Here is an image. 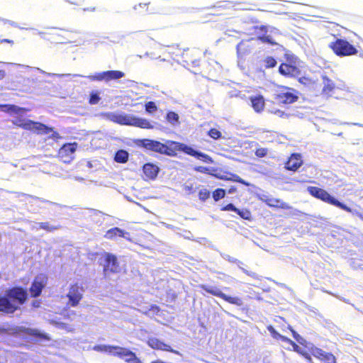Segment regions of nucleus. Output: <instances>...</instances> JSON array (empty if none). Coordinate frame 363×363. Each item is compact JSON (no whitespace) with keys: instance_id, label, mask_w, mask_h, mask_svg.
<instances>
[{"instance_id":"nucleus-26","label":"nucleus","mask_w":363,"mask_h":363,"mask_svg":"<svg viewBox=\"0 0 363 363\" xmlns=\"http://www.w3.org/2000/svg\"><path fill=\"white\" fill-rule=\"evenodd\" d=\"M263 201L271 208H281V209H289L291 207L288 203L284 202L279 199L267 198Z\"/></svg>"},{"instance_id":"nucleus-17","label":"nucleus","mask_w":363,"mask_h":363,"mask_svg":"<svg viewBox=\"0 0 363 363\" xmlns=\"http://www.w3.org/2000/svg\"><path fill=\"white\" fill-rule=\"evenodd\" d=\"M121 359H123L126 363H143L136 354L128 348L118 347L116 356Z\"/></svg>"},{"instance_id":"nucleus-38","label":"nucleus","mask_w":363,"mask_h":363,"mask_svg":"<svg viewBox=\"0 0 363 363\" xmlns=\"http://www.w3.org/2000/svg\"><path fill=\"white\" fill-rule=\"evenodd\" d=\"M235 213L245 220H250L251 219V212L248 209L240 210L239 208H237V211H235Z\"/></svg>"},{"instance_id":"nucleus-13","label":"nucleus","mask_w":363,"mask_h":363,"mask_svg":"<svg viewBox=\"0 0 363 363\" xmlns=\"http://www.w3.org/2000/svg\"><path fill=\"white\" fill-rule=\"evenodd\" d=\"M83 291L82 286L79 284L74 283L71 284L69 288V292L67 294V297L69 298L68 304L72 307L78 306L83 298Z\"/></svg>"},{"instance_id":"nucleus-36","label":"nucleus","mask_w":363,"mask_h":363,"mask_svg":"<svg viewBox=\"0 0 363 363\" xmlns=\"http://www.w3.org/2000/svg\"><path fill=\"white\" fill-rule=\"evenodd\" d=\"M213 198L214 201H218L220 199H223L225 196V191L223 189H216L212 193Z\"/></svg>"},{"instance_id":"nucleus-7","label":"nucleus","mask_w":363,"mask_h":363,"mask_svg":"<svg viewBox=\"0 0 363 363\" xmlns=\"http://www.w3.org/2000/svg\"><path fill=\"white\" fill-rule=\"evenodd\" d=\"M298 96L293 92V90L286 86H282L274 94V101L272 104L288 105L294 103L298 100Z\"/></svg>"},{"instance_id":"nucleus-28","label":"nucleus","mask_w":363,"mask_h":363,"mask_svg":"<svg viewBox=\"0 0 363 363\" xmlns=\"http://www.w3.org/2000/svg\"><path fill=\"white\" fill-rule=\"evenodd\" d=\"M118 347L116 345H97L94 347V350L97 352H106L116 357Z\"/></svg>"},{"instance_id":"nucleus-29","label":"nucleus","mask_w":363,"mask_h":363,"mask_svg":"<svg viewBox=\"0 0 363 363\" xmlns=\"http://www.w3.org/2000/svg\"><path fill=\"white\" fill-rule=\"evenodd\" d=\"M323 80L324 86L322 89V94L325 95L326 96H329L335 89V84L331 79H330L326 76L323 77Z\"/></svg>"},{"instance_id":"nucleus-22","label":"nucleus","mask_w":363,"mask_h":363,"mask_svg":"<svg viewBox=\"0 0 363 363\" xmlns=\"http://www.w3.org/2000/svg\"><path fill=\"white\" fill-rule=\"evenodd\" d=\"M160 172V168L152 163H145L143 167V178L145 180H154Z\"/></svg>"},{"instance_id":"nucleus-3","label":"nucleus","mask_w":363,"mask_h":363,"mask_svg":"<svg viewBox=\"0 0 363 363\" xmlns=\"http://www.w3.org/2000/svg\"><path fill=\"white\" fill-rule=\"evenodd\" d=\"M307 191L308 194L313 197L319 199L326 203L335 206L343 211H345L348 213H354L357 215L361 220H363V215L359 212H353L352 209L345 205V203L339 201L335 197L331 196L327 191L325 189L318 187L310 186L307 187Z\"/></svg>"},{"instance_id":"nucleus-6","label":"nucleus","mask_w":363,"mask_h":363,"mask_svg":"<svg viewBox=\"0 0 363 363\" xmlns=\"http://www.w3.org/2000/svg\"><path fill=\"white\" fill-rule=\"evenodd\" d=\"M328 48L338 57L352 56L357 54V48L345 39L336 38L328 44Z\"/></svg>"},{"instance_id":"nucleus-37","label":"nucleus","mask_w":363,"mask_h":363,"mask_svg":"<svg viewBox=\"0 0 363 363\" xmlns=\"http://www.w3.org/2000/svg\"><path fill=\"white\" fill-rule=\"evenodd\" d=\"M166 119L172 124H174L179 121V115L174 111H169L167 113Z\"/></svg>"},{"instance_id":"nucleus-8","label":"nucleus","mask_w":363,"mask_h":363,"mask_svg":"<svg viewBox=\"0 0 363 363\" xmlns=\"http://www.w3.org/2000/svg\"><path fill=\"white\" fill-rule=\"evenodd\" d=\"M200 53L195 49L186 48L181 55L182 62L189 69H196L200 66Z\"/></svg>"},{"instance_id":"nucleus-10","label":"nucleus","mask_w":363,"mask_h":363,"mask_svg":"<svg viewBox=\"0 0 363 363\" xmlns=\"http://www.w3.org/2000/svg\"><path fill=\"white\" fill-rule=\"evenodd\" d=\"M78 147L76 142L64 144L57 152L58 159L64 163H69L74 158V152Z\"/></svg>"},{"instance_id":"nucleus-19","label":"nucleus","mask_w":363,"mask_h":363,"mask_svg":"<svg viewBox=\"0 0 363 363\" xmlns=\"http://www.w3.org/2000/svg\"><path fill=\"white\" fill-rule=\"evenodd\" d=\"M147 345L150 347L154 350L170 352L176 354H179L178 351L173 350L169 345L163 342L156 337H150L147 340Z\"/></svg>"},{"instance_id":"nucleus-51","label":"nucleus","mask_w":363,"mask_h":363,"mask_svg":"<svg viewBox=\"0 0 363 363\" xmlns=\"http://www.w3.org/2000/svg\"><path fill=\"white\" fill-rule=\"evenodd\" d=\"M5 76V72L4 70H0V80L2 79Z\"/></svg>"},{"instance_id":"nucleus-15","label":"nucleus","mask_w":363,"mask_h":363,"mask_svg":"<svg viewBox=\"0 0 363 363\" xmlns=\"http://www.w3.org/2000/svg\"><path fill=\"white\" fill-rule=\"evenodd\" d=\"M28 127L29 128H28L27 130L32 131L38 135H45L53 132V133L52 134V138L59 137V133L56 131H53L52 128L48 127L46 125L40 122L30 120Z\"/></svg>"},{"instance_id":"nucleus-39","label":"nucleus","mask_w":363,"mask_h":363,"mask_svg":"<svg viewBox=\"0 0 363 363\" xmlns=\"http://www.w3.org/2000/svg\"><path fill=\"white\" fill-rule=\"evenodd\" d=\"M208 135L213 140H218L222 137V133L219 130L213 128L208 131Z\"/></svg>"},{"instance_id":"nucleus-47","label":"nucleus","mask_w":363,"mask_h":363,"mask_svg":"<svg viewBox=\"0 0 363 363\" xmlns=\"http://www.w3.org/2000/svg\"><path fill=\"white\" fill-rule=\"evenodd\" d=\"M220 210L223 211H231L235 212V211H237V208L233 203H228L225 206H222Z\"/></svg>"},{"instance_id":"nucleus-44","label":"nucleus","mask_w":363,"mask_h":363,"mask_svg":"<svg viewBox=\"0 0 363 363\" xmlns=\"http://www.w3.org/2000/svg\"><path fill=\"white\" fill-rule=\"evenodd\" d=\"M150 311H152L153 315H157L161 311V308L160 306L152 304L150 306L148 311L144 312V314L148 315Z\"/></svg>"},{"instance_id":"nucleus-30","label":"nucleus","mask_w":363,"mask_h":363,"mask_svg":"<svg viewBox=\"0 0 363 363\" xmlns=\"http://www.w3.org/2000/svg\"><path fill=\"white\" fill-rule=\"evenodd\" d=\"M220 179L225 180V181H232L234 182H238V183L244 184L247 186H250V184L248 182H245L238 174H233V173H227L226 175L220 177Z\"/></svg>"},{"instance_id":"nucleus-25","label":"nucleus","mask_w":363,"mask_h":363,"mask_svg":"<svg viewBox=\"0 0 363 363\" xmlns=\"http://www.w3.org/2000/svg\"><path fill=\"white\" fill-rule=\"evenodd\" d=\"M44 287L45 284L43 281L40 280L38 277L35 278L29 289L31 297H38L41 294Z\"/></svg>"},{"instance_id":"nucleus-48","label":"nucleus","mask_w":363,"mask_h":363,"mask_svg":"<svg viewBox=\"0 0 363 363\" xmlns=\"http://www.w3.org/2000/svg\"><path fill=\"white\" fill-rule=\"evenodd\" d=\"M300 354L303 356L308 362H312V358L311 356L312 354L310 353L309 351L308 352L303 350Z\"/></svg>"},{"instance_id":"nucleus-12","label":"nucleus","mask_w":363,"mask_h":363,"mask_svg":"<svg viewBox=\"0 0 363 363\" xmlns=\"http://www.w3.org/2000/svg\"><path fill=\"white\" fill-rule=\"evenodd\" d=\"M308 350L322 363H337L336 357L333 353L325 352L312 344H310V346L308 347Z\"/></svg>"},{"instance_id":"nucleus-33","label":"nucleus","mask_w":363,"mask_h":363,"mask_svg":"<svg viewBox=\"0 0 363 363\" xmlns=\"http://www.w3.org/2000/svg\"><path fill=\"white\" fill-rule=\"evenodd\" d=\"M298 82L308 88L314 89L316 86L315 82L308 77H301L298 79Z\"/></svg>"},{"instance_id":"nucleus-16","label":"nucleus","mask_w":363,"mask_h":363,"mask_svg":"<svg viewBox=\"0 0 363 363\" xmlns=\"http://www.w3.org/2000/svg\"><path fill=\"white\" fill-rule=\"evenodd\" d=\"M182 152L188 155L194 157L197 159L201 160L203 162L206 163H211L213 162L212 158L207 154L198 152L194 150L191 147L181 143L180 150L179 152Z\"/></svg>"},{"instance_id":"nucleus-9","label":"nucleus","mask_w":363,"mask_h":363,"mask_svg":"<svg viewBox=\"0 0 363 363\" xmlns=\"http://www.w3.org/2000/svg\"><path fill=\"white\" fill-rule=\"evenodd\" d=\"M199 288L213 296L222 298L230 304L238 306H241L243 304L242 300L240 298L228 296L216 287H211L206 284H201L199 286Z\"/></svg>"},{"instance_id":"nucleus-11","label":"nucleus","mask_w":363,"mask_h":363,"mask_svg":"<svg viewBox=\"0 0 363 363\" xmlns=\"http://www.w3.org/2000/svg\"><path fill=\"white\" fill-rule=\"evenodd\" d=\"M104 257L105 262L103 271L105 275L109 273L118 274L121 272V269L119 265L118 258L115 255L109 252H104Z\"/></svg>"},{"instance_id":"nucleus-4","label":"nucleus","mask_w":363,"mask_h":363,"mask_svg":"<svg viewBox=\"0 0 363 363\" xmlns=\"http://www.w3.org/2000/svg\"><path fill=\"white\" fill-rule=\"evenodd\" d=\"M106 116L111 121L121 125L135 126L144 129H150L152 128L151 123L145 118H138L128 114H118L115 113H108Z\"/></svg>"},{"instance_id":"nucleus-5","label":"nucleus","mask_w":363,"mask_h":363,"mask_svg":"<svg viewBox=\"0 0 363 363\" xmlns=\"http://www.w3.org/2000/svg\"><path fill=\"white\" fill-rule=\"evenodd\" d=\"M255 39L264 44L270 45H278L276 38L281 35V33L279 29L275 27H269L264 25L255 26L253 27Z\"/></svg>"},{"instance_id":"nucleus-50","label":"nucleus","mask_w":363,"mask_h":363,"mask_svg":"<svg viewBox=\"0 0 363 363\" xmlns=\"http://www.w3.org/2000/svg\"><path fill=\"white\" fill-rule=\"evenodd\" d=\"M236 190H237L236 187H235V186H232L231 188H230V189H229V190H228V193H229V194L234 193V192H235V191H236Z\"/></svg>"},{"instance_id":"nucleus-32","label":"nucleus","mask_w":363,"mask_h":363,"mask_svg":"<svg viewBox=\"0 0 363 363\" xmlns=\"http://www.w3.org/2000/svg\"><path fill=\"white\" fill-rule=\"evenodd\" d=\"M11 121H12V123L15 126L21 128L24 130H27L28 128H29L28 124H29L30 119L16 118V119L12 120Z\"/></svg>"},{"instance_id":"nucleus-54","label":"nucleus","mask_w":363,"mask_h":363,"mask_svg":"<svg viewBox=\"0 0 363 363\" xmlns=\"http://www.w3.org/2000/svg\"><path fill=\"white\" fill-rule=\"evenodd\" d=\"M39 199L40 201H41L42 202H43V203H48V201H45V200H41V199Z\"/></svg>"},{"instance_id":"nucleus-18","label":"nucleus","mask_w":363,"mask_h":363,"mask_svg":"<svg viewBox=\"0 0 363 363\" xmlns=\"http://www.w3.org/2000/svg\"><path fill=\"white\" fill-rule=\"evenodd\" d=\"M267 330L270 333L273 338L276 340H281L292 346L294 351L298 353L299 354L303 351L300 346H298L295 342L291 339L279 334L272 325L267 326Z\"/></svg>"},{"instance_id":"nucleus-52","label":"nucleus","mask_w":363,"mask_h":363,"mask_svg":"<svg viewBox=\"0 0 363 363\" xmlns=\"http://www.w3.org/2000/svg\"><path fill=\"white\" fill-rule=\"evenodd\" d=\"M149 4H150V3H140V4H139V6L143 7V6H145Z\"/></svg>"},{"instance_id":"nucleus-41","label":"nucleus","mask_w":363,"mask_h":363,"mask_svg":"<svg viewBox=\"0 0 363 363\" xmlns=\"http://www.w3.org/2000/svg\"><path fill=\"white\" fill-rule=\"evenodd\" d=\"M101 98L96 92H91L89 96V103L91 105L97 104Z\"/></svg>"},{"instance_id":"nucleus-35","label":"nucleus","mask_w":363,"mask_h":363,"mask_svg":"<svg viewBox=\"0 0 363 363\" xmlns=\"http://www.w3.org/2000/svg\"><path fill=\"white\" fill-rule=\"evenodd\" d=\"M39 228L43 229L47 232H52L59 228L58 226L52 225L48 222H40L38 223Z\"/></svg>"},{"instance_id":"nucleus-31","label":"nucleus","mask_w":363,"mask_h":363,"mask_svg":"<svg viewBox=\"0 0 363 363\" xmlns=\"http://www.w3.org/2000/svg\"><path fill=\"white\" fill-rule=\"evenodd\" d=\"M114 160L118 163H125L128 160V153L124 150H118L114 156Z\"/></svg>"},{"instance_id":"nucleus-43","label":"nucleus","mask_w":363,"mask_h":363,"mask_svg":"<svg viewBox=\"0 0 363 363\" xmlns=\"http://www.w3.org/2000/svg\"><path fill=\"white\" fill-rule=\"evenodd\" d=\"M157 110V107L155 102L148 101L145 104V111L148 113H152Z\"/></svg>"},{"instance_id":"nucleus-27","label":"nucleus","mask_w":363,"mask_h":363,"mask_svg":"<svg viewBox=\"0 0 363 363\" xmlns=\"http://www.w3.org/2000/svg\"><path fill=\"white\" fill-rule=\"evenodd\" d=\"M0 111L8 113L21 114L26 112L28 109L14 104H0Z\"/></svg>"},{"instance_id":"nucleus-20","label":"nucleus","mask_w":363,"mask_h":363,"mask_svg":"<svg viewBox=\"0 0 363 363\" xmlns=\"http://www.w3.org/2000/svg\"><path fill=\"white\" fill-rule=\"evenodd\" d=\"M303 164L301 156L298 153H293L285 162L284 167L289 171L296 172Z\"/></svg>"},{"instance_id":"nucleus-21","label":"nucleus","mask_w":363,"mask_h":363,"mask_svg":"<svg viewBox=\"0 0 363 363\" xmlns=\"http://www.w3.org/2000/svg\"><path fill=\"white\" fill-rule=\"evenodd\" d=\"M104 237L108 240H116L117 238H123L129 241H131L130 238V233L128 232H125V230L118 228L114 227L106 232Z\"/></svg>"},{"instance_id":"nucleus-23","label":"nucleus","mask_w":363,"mask_h":363,"mask_svg":"<svg viewBox=\"0 0 363 363\" xmlns=\"http://www.w3.org/2000/svg\"><path fill=\"white\" fill-rule=\"evenodd\" d=\"M279 72L286 77H296L299 74V69L293 65L281 63L279 67Z\"/></svg>"},{"instance_id":"nucleus-46","label":"nucleus","mask_w":363,"mask_h":363,"mask_svg":"<svg viewBox=\"0 0 363 363\" xmlns=\"http://www.w3.org/2000/svg\"><path fill=\"white\" fill-rule=\"evenodd\" d=\"M294 337L302 345L307 347V342L301 337L296 332L292 330Z\"/></svg>"},{"instance_id":"nucleus-1","label":"nucleus","mask_w":363,"mask_h":363,"mask_svg":"<svg viewBox=\"0 0 363 363\" xmlns=\"http://www.w3.org/2000/svg\"><path fill=\"white\" fill-rule=\"evenodd\" d=\"M27 300L26 289L21 286L9 288L4 295L0 296V313L13 314L19 309L20 305L24 304Z\"/></svg>"},{"instance_id":"nucleus-49","label":"nucleus","mask_w":363,"mask_h":363,"mask_svg":"<svg viewBox=\"0 0 363 363\" xmlns=\"http://www.w3.org/2000/svg\"><path fill=\"white\" fill-rule=\"evenodd\" d=\"M0 43H10L11 45H13V41L12 40H9V39H1Z\"/></svg>"},{"instance_id":"nucleus-45","label":"nucleus","mask_w":363,"mask_h":363,"mask_svg":"<svg viewBox=\"0 0 363 363\" xmlns=\"http://www.w3.org/2000/svg\"><path fill=\"white\" fill-rule=\"evenodd\" d=\"M267 153H268L267 148H264V147L257 148V149H256V150L255 152V155L257 157H264L267 155Z\"/></svg>"},{"instance_id":"nucleus-40","label":"nucleus","mask_w":363,"mask_h":363,"mask_svg":"<svg viewBox=\"0 0 363 363\" xmlns=\"http://www.w3.org/2000/svg\"><path fill=\"white\" fill-rule=\"evenodd\" d=\"M268 112L272 114H274L279 118H284L285 116H286V114L284 111L278 109L274 106L270 107L268 109Z\"/></svg>"},{"instance_id":"nucleus-42","label":"nucleus","mask_w":363,"mask_h":363,"mask_svg":"<svg viewBox=\"0 0 363 363\" xmlns=\"http://www.w3.org/2000/svg\"><path fill=\"white\" fill-rule=\"evenodd\" d=\"M210 197V191L206 189H201L199 192V198L201 201H205Z\"/></svg>"},{"instance_id":"nucleus-14","label":"nucleus","mask_w":363,"mask_h":363,"mask_svg":"<svg viewBox=\"0 0 363 363\" xmlns=\"http://www.w3.org/2000/svg\"><path fill=\"white\" fill-rule=\"evenodd\" d=\"M125 76L124 72L119 70H108L97 73L95 75L89 76V79L91 81H105L110 82L111 80L119 79Z\"/></svg>"},{"instance_id":"nucleus-53","label":"nucleus","mask_w":363,"mask_h":363,"mask_svg":"<svg viewBox=\"0 0 363 363\" xmlns=\"http://www.w3.org/2000/svg\"><path fill=\"white\" fill-rule=\"evenodd\" d=\"M150 363H165V362H163L160 360H155V361L151 362Z\"/></svg>"},{"instance_id":"nucleus-2","label":"nucleus","mask_w":363,"mask_h":363,"mask_svg":"<svg viewBox=\"0 0 363 363\" xmlns=\"http://www.w3.org/2000/svg\"><path fill=\"white\" fill-rule=\"evenodd\" d=\"M141 145L147 150H150L161 155L174 157L179 152L181 143L167 140L162 143L157 140L151 139H143L141 140Z\"/></svg>"},{"instance_id":"nucleus-34","label":"nucleus","mask_w":363,"mask_h":363,"mask_svg":"<svg viewBox=\"0 0 363 363\" xmlns=\"http://www.w3.org/2000/svg\"><path fill=\"white\" fill-rule=\"evenodd\" d=\"M277 64L276 59L272 56H267L264 59V66L266 69L273 68Z\"/></svg>"},{"instance_id":"nucleus-24","label":"nucleus","mask_w":363,"mask_h":363,"mask_svg":"<svg viewBox=\"0 0 363 363\" xmlns=\"http://www.w3.org/2000/svg\"><path fill=\"white\" fill-rule=\"evenodd\" d=\"M251 106L256 113H262L264 110L265 100L262 95L258 94L250 97Z\"/></svg>"}]
</instances>
